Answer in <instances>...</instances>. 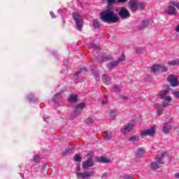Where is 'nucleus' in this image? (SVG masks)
Instances as JSON below:
<instances>
[{
    "instance_id": "3c124183",
    "label": "nucleus",
    "mask_w": 179,
    "mask_h": 179,
    "mask_svg": "<svg viewBox=\"0 0 179 179\" xmlns=\"http://www.w3.org/2000/svg\"><path fill=\"white\" fill-rule=\"evenodd\" d=\"M50 13L52 19H55V14H54V12L51 11Z\"/></svg>"
},
{
    "instance_id": "ddd939ff",
    "label": "nucleus",
    "mask_w": 179,
    "mask_h": 179,
    "mask_svg": "<svg viewBox=\"0 0 179 179\" xmlns=\"http://www.w3.org/2000/svg\"><path fill=\"white\" fill-rule=\"evenodd\" d=\"M165 13L170 15H177V9L173 6H169L168 8L165 10Z\"/></svg>"
},
{
    "instance_id": "9d476101",
    "label": "nucleus",
    "mask_w": 179,
    "mask_h": 179,
    "mask_svg": "<svg viewBox=\"0 0 179 179\" xmlns=\"http://www.w3.org/2000/svg\"><path fill=\"white\" fill-rule=\"evenodd\" d=\"M94 166V162L92 157H88L87 160L83 163V169H89V167H93Z\"/></svg>"
},
{
    "instance_id": "680f3d73",
    "label": "nucleus",
    "mask_w": 179,
    "mask_h": 179,
    "mask_svg": "<svg viewBox=\"0 0 179 179\" xmlns=\"http://www.w3.org/2000/svg\"><path fill=\"white\" fill-rule=\"evenodd\" d=\"M105 99H107V95H104Z\"/></svg>"
},
{
    "instance_id": "ea45409f",
    "label": "nucleus",
    "mask_w": 179,
    "mask_h": 179,
    "mask_svg": "<svg viewBox=\"0 0 179 179\" xmlns=\"http://www.w3.org/2000/svg\"><path fill=\"white\" fill-rule=\"evenodd\" d=\"M143 49L142 48H138L136 49V54H142Z\"/></svg>"
},
{
    "instance_id": "f257e3e1",
    "label": "nucleus",
    "mask_w": 179,
    "mask_h": 179,
    "mask_svg": "<svg viewBox=\"0 0 179 179\" xmlns=\"http://www.w3.org/2000/svg\"><path fill=\"white\" fill-rule=\"evenodd\" d=\"M100 19L104 23H117L120 17L111 8L108 7L106 10L100 13Z\"/></svg>"
},
{
    "instance_id": "c03bdc74",
    "label": "nucleus",
    "mask_w": 179,
    "mask_h": 179,
    "mask_svg": "<svg viewBox=\"0 0 179 179\" xmlns=\"http://www.w3.org/2000/svg\"><path fill=\"white\" fill-rule=\"evenodd\" d=\"M166 156V152H163L161 155H157V157H159L162 160H163V157Z\"/></svg>"
},
{
    "instance_id": "338daca9",
    "label": "nucleus",
    "mask_w": 179,
    "mask_h": 179,
    "mask_svg": "<svg viewBox=\"0 0 179 179\" xmlns=\"http://www.w3.org/2000/svg\"><path fill=\"white\" fill-rule=\"evenodd\" d=\"M48 118H49V117H48L47 119L48 120Z\"/></svg>"
},
{
    "instance_id": "aec40b11",
    "label": "nucleus",
    "mask_w": 179,
    "mask_h": 179,
    "mask_svg": "<svg viewBox=\"0 0 179 179\" xmlns=\"http://www.w3.org/2000/svg\"><path fill=\"white\" fill-rule=\"evenodd\" d=\"M69 101H70V103H77V101H78V95H76V94L70 95V96L69 98Z\"/></svg>"
},
{
    "instance_id": "f704fd0d",
    "label": "nucleus",
    "mask_w": 179,
    "mask_h": 179,
    "mask_svg": "<svg viewBox=\"0 0 179 179\" xmlns=\"http://www.w3.org/2000/svg\"><path fill=\"white\" fill-rule=\"evenodd\" d=\"M33 160L35 163H40V160H41V157L38 155H34Z\"/></svg>"
},
{
    "instance_id": "4d7b16f0",
    "label": "nucleus",
    "mask_w": 179,
    "mask_h": 179,
    "mask_svg": "<svg viewBox=\"0 0 179 179\" xmlns=\"http://www.w3.org/2000/svg\"><path fill=\"white\" fill-rule=\"evenodd\" d=\"M64 65H68V60L67 59L64 60Z\"/></svg>"
},
{
    "instance_id": "6ab92c4d",
    "label": "nucleus",
    "mask_w": 179,
    "mask_h": 179,
    "mask_svg": "<svg viewBox=\"0 0 179 179\" xmlns=\"http://www.w3.org/2000/svg\"><path fill=\"white\" fill-rule=\"evenodd\" d=\"M102 79L103 80V83H106V85H110L111 80V78L108 76L107 74H103L102 76Z\"/></svg>"
},
{
    "instance_id": "393cba45",
    "label": "nucleus",
    "mask_w": 179,
    "mask_h": 179,
    "mask_svg": "<svg viewBox=\"0 0 179 179\" xmlns=\"http://www.w3.org/2000/svg\"><path fill=\"white\" fill-rule=\"evenodd\" d=\"M160 71V64L152 66L151 69V72H153V73H156V72H159Z\"/></svg>"
},
{
    "instance_id": "72a5a7b5",
    "label": "nucleus",
    "mask_w": 179,
    "mask_h": 179,
    "mask_svg": "<svg viewBox=\"0 0 179 179\" xmlns=\"http://www.w3.org/2000/svg\"><path fill=\"white\" fill-rule=\"evenodd\" d=\"M169 64L173 66L179 65V59L172 60L171 62H169Z\"/></svg>"
},
{
    "instance_id": "49530a36",
    "label": "nucleus",
    "mask_w": 179,
    "mask_h": 179,
    "mask_svg": "<svg viewBox=\"0 0 179 179\" xmlns=\"http://www.w3.org/2000/svg\"><path fill=\"white\" fill-rule=\"evenodd\" d=\"M173 95L176 99H179V91L174 92Z\"/></svg>"
},
{
    "instance_id": "4468645a",
    "label": "nucleus",
    "mask_w": 179,
    "mask_h": 179,
    "mask_svg": "<svg viewBox=\"0 0 179 179\" xmlns=\"http://www.w3.org/2000/svg\"><path fill=\"white\" fill-rule=\"evenodd\" d=\"M162 132L165 134H170L171 132V124L165 123L162 128Z\"/></svg>"
},
{
    "instance_id": "603ef678",
    "label": "nucleus",
    "mask_w": 179,
    "mask_h": 179,
    "mask_svg": "<svg viewBox=\"0 0 179 179\" xmlns=\"http://www.w3.org/2000/svg\"><path fill=\"white\" fill-rule=\"evenodd\" d=\"M107 103H108V100L103 101H102V105L104 106V105L107 104Z\"/></svg>"
},
{
    "instance_id": "cd10ccee",
    "label": "nucleus",
    "mask_w": 179,
    "mask_h": 179,
    "mask_svg": "<svg viewBox=\"0 0 179 179\" xmlns=\"http://www.w3.org/2000/svg\"><path fill=\"white\" fill-rule=\"evenodd\" d=\"M129 142H138L139 141V136H131L129 138Z\"/></svg>"
},
{
    "instance_id": "0e129e2a",
    "label": "nucleus",
    "mask_w": 179,
    "mask_h": 179,
    "mask_svg": "<svg viewBox=\"0 0 179 179\" xmlns=\"http://www.w3.org/2000/svg\"><path fill=\"white\" fill-rule=\"evenodd\" d=\"M19 167H20V169H22V166H20Z\"/></svg>"
},
{
    "instance_id": "473e14b6",
    "label": "nucleus",
    "mask_w": 179,
    "mask_h": 179,
    "mask_svg": "<svg viewBox=\"0 0 179 179\" xmlns=\"http://www.w3.org/2000/svg\"><path fill=\"white\" fill-rule=\"evenodd\" d=\"M92 75L96 78V80H100V74H99V72L94 71Z\"/></svg>"
},
{
    "instance_id": "c85d7f7f",
    "label": "nucleus",
    "mask_w": 179,
    "mask_h": 179,
    "mask_svg": "<svg viewBox=\"0 0 179 179\" xmlns=\"http://www.w3.org/2000/svg\"><path fill=\"white\" fill-rule=\"evenodd\" d=\"M145 9V4L143 3H137V10H143Z\"/></svg>"
},
{
    "instance_id": "0eeeda50",
    "label": "nucleus",
    "mask_w": 179,
    "mask_h": 179,
    "mask_svg": "<svg viewBox=\"0 0 179 179\" xmlns=\"http://www.w3.org/2000/svg\"><path fill=\"white\" fill-rule=\"evenodd\" d=\"M85 107H86V103H81L78 104L76 107V109L74 110V113L73 114V116L74 117H79V115H80V113H82V110H83V108H85Z\"/></svg>"
},
{
    "instance_id": "a878e982",
    "label": "nucleus",
    "mask_w": 179,
    "mask_h": 179,
    "mask_svg": "<svg viewBox=\"0 0 179 179\" xmlns=\"http://www.w3.org/2000/svg\"><path fill=\"white\" fill-rule=\"evenodd\" d=\"M164 112V109L163 108V106H162V104H157V114L159 115H162V114H163V113Z\"/></svg>"
},
{
    "instance_id": "20e7f679",
    "label": "nucleus",
    "mask_w": 179,
    "mask_h": 179,
    "mask_svg": "<svg viewBox=\"0 0 179 179\" xmlns=\"http://www.w3.org/2000/svg\"><path fill=\"white\" fill-rule=\"evenodd\" d=\"M166 162H164V160L160 158V157H156L155 162H153L151 163V169L154 171H156V170H159L160 169V164H165Z\"/></svg>"
},
{
    "instance_id": "6e6d98bb",
    "label": "nucleus",
    "mask_w": 179,
    "mask_h": 179,
    "mask_svg": "<svg viewBox=\"0 0 179 179\" xmlns=\"http://www.w3.org/2000/svg\"><path fill=\"white\" fill-rule=\"evenodd\" d=\"M175 177H176V178H179V173H175Z\"/></svg>"
},
{
    "instance_id": "2f4dec72",
    "label": "nucleus",
    "mask_w": 179,
    "mask_h": 179,
    "mask_svg": "<svg viewBox=\"0 0 179 179\" xmlns=\"http://www.w3.org/2000/svg\"><path fill=\"white\" fill-rule=\"evenodd\" d=\"M116 1L117 0H106L108 3V8H111V6H113L114 3H115Z\"/></svg>"
},
{
    "instance_id": "de8ad7c7",
    "label": "nucleus",
    "mask_w": 179,
    "mask_h": 179,
    "mask_svg": "<svg viewBox=\"0 0 179 179\" xmlns=\"http://www.w3.org/2000/svg\"><path fill=\"white\" fill-rule=\"evenodd\" d=\"M107 177H108V173L105 172L104 173L102 174L101 176V178H107Z\"/></svg>"
},
{
    "instance_id": "c9c22d12",
    "label": "nucleus",
    "mask_w": 179,
    "mask_h": 179,
    "mask_svg": "<svg viewBox=\"0 0 179 179\" xmlns=\"http://www.w3.org/2000/svg\"><path fill=\"white\" fill-rule=\"evenodd\" d=\"M70 153H73V149L72 148H66L64 155H70Z\"/></svg>"
},
{
    "instance_id": "69168bd1",
    "label": "nucleus",
    "mask_w": 179,
    "mask_h": 179,
    "mask_svg": "<svg viewBox=\"0 0 179 179\" xmlns=\"http://www.w3.org/2000/svg\"><path fill=\"white\" fill-rule=\"evenodd\" d=\"M84 69H85V71H86V68H84Z\"/></svg>"
},
{
    "instance_id": "c756f323",
    "label": "nucleus",
    "mask_w": 179,
    "mask_h": 179,
    "mask_svg": "<svg viewBox=\"0 0 179 179\" xmlns=\"http://www.w3.org/2000/svg\"><path fill=\"white\" fill-rule=\"evenodd\" d=\"M124 61H125V54L122 53L120 57L117 59V62L120 64V62H122Z\"/></svg>"
},
{
    "instance_id": "7ed1b4c3",
    "label": "nucleus",
    "mask_w": 179,
    "mask_h": 179,
    "mask_svg": "<svg viewBox=\"0 0 179 179\" xmlns=\"http://www.w3.org/2000/svg\"><path fill=\"white\" fill-rule=\"evenodd\" d=\"M169 90H161L159 92L158 96L160 97L161 100H165V101H168V103H170V101H171L173 99L171 98V96H169Z\"/></svg>"
},
{
    "instance_id": "13d9d810",
    "label": "nucleus",
    "mask_w": 179,
    "mask_h": 179,
    "mask_svg": "<svg viewBox=\"0 0 179 179\" xmlns=\"http://www.w3.org/2000/svg\"><path fill=\"white\" fill-rule=\"evenodd\" d=\"M122 99L123 100H128V97H127V96H122Z\"/></svg>"
},
{
    "instance_id": "f8f14e48",
    "label": "nucleus",
    "mask_w": 179,
    "mask_h": 179,
    "mask_svg": "<svg viewBox=\"0 0 179 179\" xmlns=\"http://www.w3.org/2000/svg\"><path fill=\"white\" fill-rule=\"evenodd\" d=\"M129 9L132 12H136L138 8V1L136 0H130L129 1Z\"/></svg>"
},
{
    "instance_id": "6e6552de",
    "label": "nucleus",
    "mask_w": 179,
    "mask_h": 179,
    "mask_svg": "<svg viewBox=\"0 0 179 179\" xmlns=\"http://www.w3.org/2000/svg\"><path fill=\"white\" fill-rule=\"evenodd\" d=\"M76 176H77V178L90 179L89 178V177H92L94 176V172L86 171L85 173H77Z\"/></svg>"
},
{
    "instance_id": "2eb2a0df",
    "label": "nucleus",
    "mask_w": 179,
    "mask_h": 179,
    "mask_svg": "<svg viewBox=\"0 0 179 179\" xmlns=\"http://www.w3.org/2000/svg\"><path fill=\"white\" fill-rule=\"evenodd\" d=\"M62 99V94L57 93L54 95V97L52 98V101L55 103V104H59L58 101Z\"/></svg>"
},
{
    "instance_id": "a211bd4d",
    "label": "nucleus",
    "mask_w": 179,
    "mask_h": 179,
    "mask_svg": "<svg viewBox=\"0 0 179 179\" xmlns=\"http://www.w3.org/2000/svg\"><path fill=\"white\" fill-rule=\"evenodd\" d=\"M27 99L29 100V101L30 103H36V101H38V99L36 98L34 96V94H29L28 96H27Z\"/></svg>"
},
{
    "instance_id": "a19ab883",
    "label": "nucleus",
    "mask_w": 179,
    "mask_h": 179,
    "mask_svg": "<svg viewBox=\"0 0 179 179\" xmlns=\"http://www.w3.org/2000/svg\"><path fill=\"white\" fill-rule=\"evenodd\" d=\"M169 101H164L162 102V104H161V106L164 108H166L167 107H169Z\"/></svg>"
},
{
    "instance_id": "5701e85b",
    "label": "nucleus",
    "mask_w": 179,
    "mask_h": 179,
    "mask_svg": "<svg viewBox=\"0 0 179 179\" xmlns=\"http://www.w3.org/2000/svg\"><path fill=\"white\" fill-rule=\"evenodd\" d=\"M97 162L99 163H110V159L101 156L100 158H97Z\"/></svg>"
},
{
    "instance_id": "7c9ffc66",
    "label": "nucleus",
    "mask_w": 179,
    "mask_h": 179,
    "mask_svg": "<svg viewBox=\"0 0 179 179\" xmlns=\"http://www.w3.org/2000/svg\"><path fill=\"white\" fill-rule=\"evenodd\" d=\"M102 61H113V57L111 55L103 56Z\"/></svg>"
},
{
    "instance_id": "bf43d9fd",
    "label": "nucleus",
    "mask_w": 179,
    "mask_h": 179,
    "mask_svg": "<svg viewBox=\"0 0 179 179\" xmlns=\"http://www.w3.org/2000/svg\"><path fill=\"white\" fill-rule=\"evenodd\" d=\"M79 74H80V71L76 73V76H79Z\"/></svg>"
},
{
    "instance_id": "864d4df0",
    "label": "nucleus",
    "mask_w": 179,
    "mask_h": 179,
    "mask_svg": "<svg viewBox=\"0 0 179 179\" xmlns=\"http://www.w3.org/2000/svg\"><path fill=\"white\" fill-rule=\"evenodd\" d=\"M176 31L177 33H179V24L176 27Z\"/></svg>"
},
{
    "instance_id": "b1692460",
    "label": "nucleus",
    "mask_w": 179,
    "mask_h": 179,
    "mask_svg": "<svg viewBox=\"0 0 179 179\" xmlns=\"http://www.w3.org/2000/svg\"><path fill=\"white\" fill-rule=\"evenodd\" d=\"M94 122V119L93 116L87 117L85 120V123L87 124V125H93Z\"/></svg>"
},
{
    "instance_id": "f03ea898",
    "label": "nucleus",
    "mask_w": 179,
    "mask_h": 179,
    "mask_svg": "<svg viewBox=\"0 0 179 179\" xmlns=\"http://www.w3.org/2000/svg\"><path fill=\"white\" fill-rule=\"evenodd\" d=\"M71 16L75 22L76 29L79 31H82V29H83V20L80 14L78 12H73Z\"/></svg>"
},
{
    "instance_id": "e433bc0d",
    "label": "nucleus",
    "mask_w": 179,
    "mask_h": 179,
    "mask_svg": "<svg viewBox=\"0 0 179 179\" xmlns=\"http://www.w3.org/2000/svg\"><path fill=\"white\" fill-rule=\"evenodd\" d=\"M113 89L115 93H120L121 92V90H120V87H118V85H113Z\"/></svg>"
},
{
    "instance_id": "4c0bfd02",
    "label": "nucleus",
    "mask_w": 179,
    "mask_h": 179,
    "mask_svg": "<svg viewBox=\"0 0 179 179\" xmlns=\"http://www.w3.org/2000/svg\"><path fill=\"white\" fill-rule=\"evenodd\" d=\"M73 159H74L75 162H81L82 161V157H80L79 155H74Z\"/></svg>"
},
{
    "instance_id": "4be33fe9",
    "label": "nucleus",
    "mask_w": 179,
    "mask_h": 179,
    "mask_svg": "<svg viewBox=\"0 0 179 179\" xmlns=\"http://www.w3.org/2000/svg\"><path fill=\"white\" fill-rule=\"evenodd\" d=\"M104 135H105V141H110V139H112L113 138V134H111V131H105L103 132Z\"/></svg>"
},
{
    "instance_id": "5fc2aeb1",
    "label": "nucleus",
    "mask_w": 179,
    "mask_h": 179,
    "mask_svg": "<svg viewBox=\"0 0 179 179\" xmlns=\"http://www.w3.org/2000/svg\"><path fill=\"white\" fill-rule=\"evenodd\" d=\"M77 171H80V165H78L76 169Z\"/></svg>"
},
{
    "instance_id": "423d86ee",
    "label": "nucleus",
    "mask_w": 179,
    "mask_h": 179,
    "mask_svg": "<svg viewBox=\"0 0 179 179\" xmlns=\"http://www.w3.org/2000/svg\"><path fill=\"white\" fill-rule=\"evenodd\" d=\"M118 15L120 19H128V17H131V13H129V11H128L125 7L120 8Z\"/></svg>"
},
{
    "instance_id": "58836bf2",
    "label": "nucleus",
    "mask_w": 179,
    "mask_h": 179,
    "mask_svg": "<svg viewBox=\"0 0 179 179\" xmlns=\"http://www.w3.org/2000/svg\"><path fill=\"white\" fill-rule=\"evenodd\" d=\"M161 72H167V68L163 65H160V70Z\"/></svg>"
},
{
    "instance_id": "8fccbe9b",
    "label": "nucleus",
    "mask_w": 179,
    "mask_h": 179,
    "mask_svg": "<svg viewBox=\"0 0 179 179\" xmlns=\"http://www.w3.org/2000/svg\"><path fill=\"white\" fill-rule=\"evenodd\" d=\"M118 3H125L128 0H117Z\"/></svg>"
},
{
    "instance_id": "39448f33",
    "label": "nucleus",
    "mask_w": 179,
    "mask_h": 179,
    "mask_svg": "<svg viewBox=\"0 0 179 179\" xmlns=\"http://www.w3.org/2000/svg\"><path fill=\"white\" fill-rule=\"evenodd\" d=\"M141 136H154L156 135V129L155 127H150L144 131H142L140 134Z\"/></svg>"
},
{
    "instance_id": "052dcab7",
    "label": "nucleus",
    "mask_w": 179,
    "mask_h": 179,
    "mask_svg": "<svg viewBox=\"0 0 179 179\" xmlns=\"http://www.w3.org/2000/svg\"><path fill=\"white\" fill-rule=\"evenodd\" d=\"M89 45H94V43H90L89 44Z\"/></svg>"
},
{
    "instance_id": "a18cd8bd",
    "label": "nucleus",
    "mask_w": 179,
    "mask_h": 179,
    "mask_svg": "<svg viewBox=\"0 0 179 179\" xmlns=\"http://www.w3.org/2000/svg\"><path fill=\"white\" fill-rule=\"evenodd\" d=\"M110 114L112 117H117V113H116L115 110H110Z\"/></svg>"
},
{
    "instance_id": "f3484780",
    "label": "nucleus",
    "mask_w": 179,
    "mask_h": 179,
    "mask_svg": "<svg viewBox=\"0 0 179 179\" xmlns=\"http://www.w3.org/2000/svg\"><path fill=\"white\" fill-rule=\"evenodd\" d=\"M120 63L117 61H112L108 63V68L111 71L115 68V66H118Z\"/></svg>"
},
{
    "instance_id": "9b49d317",
    "label": "nucleus",
    "mask_w": 179,
    "mask_h": 179,
    "mask_svg": "<svg viewBox=\"0 0 179 179\" xmlns=\"http://www.w3.org/2000/svg\"><path fill=\"white\" fill-rule=\"evenodd\" d=\"M169 82L171 83L172 87H177L178 86V78H176L174 76H170L168 78Z\"/></svg>"
},
{
    "instance_id": "bb28decb",
    "label": "nucleus",
    "mask_w": 179,
    "mask_h": 179,
    "mask_svg": "<svg viewBox=\"0 0 179 179\" xmlns=\"http://www.w3.org/2000/svg\"><path fill=\"white\" fill-rule=\"evenodd\" d=\"M92 26L94 29H100V22H99L97 20H94L92 21Z\"/></svg>"
},
{
    "instance_id": "09e8293b",
    "label": "nucleus",
    "mask_w": 179,
    "mask_h": 179,
    "mask_svg": "<svg viewBox=\"0 0 179 179\" xmlns=\"http://www.w3.org/2000/svg\"><path fill=\"white\" fill-rule=\"evenodd\" d=\"M123 179H134V178L132 177V176H123Z\"/></svg>"
},
{
    "instance_id": "1a4fd4ad",
    "label": "nucleus",
    "mask_w": 179,
    "mask_h": 179,
    "mask_svg": "<svg viewBox=\"0 0 179 179\" xmlns=\"http://www.w3.org/2000/svg\"><path fill=\"white\" fill-rule=\"evenodd\" d=\"M134 129V124L128 123L127 124L124 125L122 129V134L125 135V134H128L131 132Z\"/></svg>"
},
{
    "instance_id": "37998d69",
    "label": "nucleus",
    "mask_w": 179,
    "mask_h": 179,
    "mask_svg": "<svg viewBox=\"0 0 179 179\" xmlns=\"http://www.w3.org/2000/svg\"><path fill=\"white\" fill-rule=\"evenodd\" d=\"M89 48H92L93 50H100V46L91 45V46H89Z\"/></svg>"
},
{
    "instance_id": "79ce46f5",
    "label": "nucleus",
    "mask_w": 179,
    "mask_h": 179,
    "mask_svg": "<svg viewBox=\"0 0 179 179\" xmlns=\"http://www.w3.org/2000/svg\"><path fill=\"white\" fill-rule=\"evenodd\" d=\"M171 3L173 5V6H175L177 8V9H179V3L171 1Z\"/></svg>"
},
{
    "instance_id": "412c9836",
    "label": "nucleus",
    "mask_w": 179,
    "mask_h": 179,
    "mask_svg": "<svg viewBox=\"0 0 179 179\" xmlns=\"http://www.w3.org/2000/svg\"><path fill=\"white\" fill-rule=\"evenodd\" d=\"M144 154H145V150H143V148H138L136 153V157L139 158L143 156Z\"/></svg>"
},
{
    "instance_id": "dca6fc26",
    "label": "nucleus",
    "mask_w": 179,
    "mask_h": 179,
    "mask_svg": "<svg viewBox=\"0 0 179 179\" xmlns=\"http://www.w3.org/2000/svg\"><path fill=\"white\" fill-rule=\"evenodd\" d=\"M149 24H150V22L148 20H143L141 22V24L140 25H138V29H139V30H143V29H146V27H148V26H149Z\"/></svg>"
},
{
    "instance_id": "e2e57ef3",
    "label": "nucleus",
    "mask_w": 179,
    "mask_h": 179,
    "mask_svg": "<svg viewBox=\"0 0 179 179\" xmlns=\"http://www.w3.org/2000/svg\"><path fill=\"white\" fill-rule=\"evenodd\" d=\"M43 121H45V117H43Z\"/></svg>"
}]
</instances>
